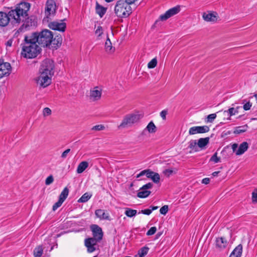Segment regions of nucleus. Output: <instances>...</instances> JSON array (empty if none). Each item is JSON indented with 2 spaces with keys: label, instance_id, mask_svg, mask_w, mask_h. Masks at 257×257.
Instances as JSON below:
<instances>
[{
  "label": "nucleus",
  "instance_id": "nucleus-47",
  "mask_svg": "<svg viewBox=\"0 0 257 257\" xmlns=\"http://www.w3.org/2000/svg\"><path fill=\"white\" fill-rule=\"evenodd\" d=\"M157 231V228L156 227H152L151 228L147 231V235H152L155 233Z\"/></svg>",
  "mask_w": 257,
  "mask_h": 257
},
{
  "label": "nucleus",
  "instance_id": "nucleus-63",
  "mask_svg": "<svg viewBox=\"0 0 257 257\" xmlns=\"http://www.w3.org/2000/svg\"><path fill=\"white\" fill-rule=\"evenodd\" d=\"M219 171H216V172H214L213 173H212V175L214 176V177H215V176H217L218 175V174L219 173Z\"/></svg>",
  "mask_w": 257,
  "mask_h": 257
},
{
  "label": "nucleus",
  "instance_id": "nucleus-51",
  "mask_svg": "<svg viewBox=\"0 0 257 257\" xmlns=\"http://www.w3.org/2000/svg\"><path fill=\"white\" fill-rule=\"evenodd\" d=\"M252 106V103L250 102V101H248L247 102L244 103L243 106V108L244 110H248L250 109Z\"/></svg>",
  "mask_w": 257,
  "mask_h": 257
},
{
  "label": "nucleus",
  "instance_id": "nucleus-56",
  "mask_svg": "<svg viewBox=\"0 0 257 257\" xmlns=\"http://www.w3.org/2000/svg\"><path fill=\"white\" fill-rule=\"evenodd\" d=\"M202 183L204 184H208L210 182V179L208 178H205L202 180Z\"/></svg>",
  "mask_w": 257,
  "mask_h": 257
},
{
  "label": "nucleus",
  "instance_id": "nucleus-3",
  "mask_svg": "<svg viewBox=\"0 0 257 257\" xmlns=\"http://www.w3.org/2000/svg\"><path fill=\"white\" fill-rule=\"evenodd\" d=\"M53 38V35L50 30L45 29L38 33L39 47H48L52 43Z\"/></svg>",
  "mask_w": 257,
  "mask_h": 257
},
{
  "label": "nucleus",
  "instance_id": "nucleus-46",
  "mask_svg": "<svg viewBox=\"0 0 257 257\" xmlns=\"http://www.w3.org/2000/svg\"><path fill=\"white\" fill-rule=\"evenodd\" d=\"M53 181H54V178H53V176L50 175L46 178V179L45 180V184L46 185H49L51 184V183H52Z\"/></svg>",
  "mask_w": 257,
  "mask_h": 257
},
{
  "label": "nucleus",
  "instance_id": "nucleus-62",
  "mask_svg": "<svg viewBox=\"0 0 257 257\" xmlns=\"http://www.w3.org/2000/svg\"><path fill=\"white\" fill-rule=\"evenodd\" d=\"M150 208H151L150 209L152 210V211L153 210L157 209L158 208V206H150Z\"/></svg>",
  "mask_w": 257,
  "mask_h": 257
},
{
  "label": "nucleus",
  "instance_id": "nucleus-37",
  "mask_svg": "<svg viewBox=\"0 0 257 257\" xmlns=\"http://www.w3.org/2000/svg\"><path fill=\"white\" fill-rule=\"evenodd\" d=\"M149 250V248L147 246H144L141 248L138 252L139 257H144L148 253Z\"/></svg>",
  "mask_w": 257,
  "mask_h": 257
},
{
  "label": "nucleus",
  "instance_id": "nucleus-30",
  "mask_svg": "<svg viewBox=\"0 0 257 257\" xmlns=\"http://www.w3.org/2000/svg\"><path fill=\"white\" fill-rule=\"evenodd\" d=\"M151 192L147 190H141L137 193V196L140 198H144L148 197Z\"/></svg>",
  "mask_w": 257,
  "mask_h": 257
},
{
  "label": "nucleus",
  "instance_id": "nucleus-41",
  "mask_svg": "<svg viewBox=\"0 0 257 257\" xmlns=\"http://www.w3.org/2000/svg\"><path fill=\"white\" fill-rule=\"evenodd\" d=\"M169 208L167 205H164L160 209V212L163 215H166L168 212Z\"/></svg>",
  "mask_w": 257,
  "mask_h": 257
},
{
  "label": "nucleus",
  "instance_id": "nucleus-5",
  "mask_svg": "<svg viewBox=\"0 0 257 257\" xmlns=\"http://www.w3.org/2000/svg\"><path fill=\"white\" fill-rule=\"evenodd\" d=\"M54 61L50 59H46L42 62L40 69V73L52 76L54 74Z\"/></svg>",
  "mask_w": 257,
  "mask_h": 257
},
{
  "label": "nucleus",
  "instance_id": "nucleus-15",
  "mask_svg": "<svg viewBox=\"0 0 257 257\" xmlns=\"http://www.w3.org/2000/svg\"><path fill=\"white\" fill-rule=\"evenodd\" d=\"M209 131V127L207 125L193 126L189 129V134L190 135H194L197 133L203 134L207 133Z\"/></svg>",
  "mask_w": 257,
  "mask_h": 257
},
{
  "label": "nucleus",
  "instance_id": "nucleus-54",
  "mask_svg": "<svg viewBox=\"0 0 257 257\" xmlns=\"http://www.w3.org/2000/svg\"><path fill=\"white\" fill-rule=\"evenodd\" d=\"M143 213L145 215H149L152 213V210L150 209H146L144 210H142L139 213Z\"/></svg>",
  "mask_w": 257,
  "mask_h": 257
},
{
  "label": "nucleus",
  "instance_id": "nucleus-24",
  "mask_svg": "<svg viewBox=\"0 0 257 257\" xmlns=\"http://www.w3.org/2000/svg\"><path fill=\"white\" fill-rule=\"evenodd\" d=\"M248 144L247 142H244L240 144L238 150L235 154L236 155H241L243 154L248 149Z\"/></svg>",
  "mask_w": 257,
  "mask_h": 257
},
{
  "label": "nucleus",
  "instance_id": "nucleus-18",
  "mask_svg": "<svg viewBox=\"0 0 257 257\" xmlns=\"http://www.w3.org/2000/svg\"><path fill=\"white\" fill-rule=\"evenodd\" d=\"M11 22L10 17L9 16V13L0 12V26L5 27Z\"/></svg>",
  "mask_w": 257,
  "mask_h": 257
},
{
  "label": "nucleus",
  "instance_id": "nucleus-21",
  "mask_svg": "<svg viewBox=\"0 0 257 257\" xmlns=\"http://www.w3.org/2000/svg\"><path fill=\"white\" fill-rule=\"evenodd\" d=\"M227 241L223 237H218L216 239V246L220 249H223L226 247Z\"/></svg>",
  "mask_w": 257,
  "mask_h": 257
},
{
  "label": "nucleus",
  "instance_id": "nucleus-45",
  "mask_svg": "<svg viewBox=\"0 0 257 257\" xmlns=\"http://www.w3.org/2000/svg\"><path fill=\"white\" fill-rule=\"evenodd\" d=\"M105 128V127L102 124L96 125L94 126L91 130L93 131H101L103 130Z\"/></svg>",
  "mask_w": 257,
  "mask_h": 257
},
{
  "label": "nucleus",
  "instance_id": "nucleus-64",
  "mask_svg": "<svg viewBox=\"0 0 257 257\" xmlns=\"http://www.w3.org/2000/svg\"><path fill=\"white\" fill-rule=\"evenodd\" d=\"M109 44H111V42H110L109 39H108L105 43V45H107V47H109V46L108 45Z\"/></svg>",
  "mask_w": 257,
  "mask_h": 257
},
{
  "label": "nucleus",
  "instance_id": "nucleus-22",
  "mask_svg": "<svg viewBox=\"0 0 257 257\" xmlns=\"http://www.w3.org/2000/svg\"><path fill=\"white\" fill-rule=\"evenodd\" d=\"M95 214L97 217L100 219L109 220V214L105 213V210L103 209H97L95 211Z\"/></svg>",
  "mask_w": 257,
  "mask_h": 257
},
{
  "label": "nucleus",
  "instance_id": "nucleus-49",
  "mask_svg": "<svg viewBox=\"0 0 257 257\" xmlns=\"http://www.w3.org/2000/svg\"><path fill=\"white\" fill-rule=\"evenodd\" d=\"M173 170L172 169H165L163 171L164 174L167 177H169L171 175H172L173 173Z\"/></svg>",
  "mask_w": 257,
  "mask_h": 257
},
{
  "label": "nucleus",
  "instance_id": "nucleus-14",
  "mask_svg": "<svg viewBox=\"0 0 257 257\" xmlns=\"http://www.w3.org/2000/svg\"><path fill=\"white\" fill-rule=\"evenodd\" d=\"M90 229L92 232L93 237L101 240L103 237V232L101 227L98 225L92 224L90 226Z\"/></svg>",
  "mask_w": 257,
  "mask_h": 257
},
{
  "label": "nucleus",
  "instance_id": "nucleus-23",
  "mask_svg": "<svg viewBox=\"0 0 257 257\" xmlns=\"http://www.w3.org/2000/svg\"><path fill=\"white\" fill-rule=\"evenodd\" d=\"M242 252V245L238 244L232 251L230 255L231 257H241Z\"/></svg>",
  "mask_w": 257,
  "mask_h": 257
},
{
  "label": "nucleus",
  "instance_id": "nucleus-25",
  "mask_svg": "<svg viewBox=\"0 0 257 257\" xmlns=\"http://www.w3.org/2000/svg\"><path fill=\"white\" fill-rule=\"evenodd\" d=\"M209 137L199 139L197 142L198 148H200L201 150L205 148V146L209 144Z\"/></svg>",
  "mask_w": 257,
  "mask_h": 257
},
{
  "label": "nucleus",
  "instance_id": "nucleus-27",
  "mask_svg": "<svg viewBox=\"0 0 257 257\" xmlns=\"http://www.w3.org/2000/svg\"><path fill=\"white\" fill-rule=\"evenodd\" d=\"M248 128L247 124L235 127L233 133L235 134H240L244 133L247 131Z\"/></svg>",
  "mask_w": 257,
  "mask_h": 257
},
{
  "label": "nucleus",
  "instance_id": "nucleus-12",
  "mask_svg": "<svg viewBox=\"0 0 257 257\" xmlns=\"http://www.w3.org/2000/svg\"><path fill=\"white\" fill-rule=\"evenodd\" d=\"M100 241V240H98L94 237L85 239V245L87 248V251L88 252H92L95 251L96 248L94 247V245H95L97 243Z\"/></svg>",
  "mask_w": 257,
  "mask_h": 257
},
{
  "label": "nucleus",
  "instance_id": "nucleus-10",
  "mask_svg": "<svg viewBox=\"0 0 257 257\" xmlns=\"http://www.w3.org/2000/svg\"><path fill=\"white\" fill-rule=\"evenodd\" d=\"M42 49H22L21 55L24 58L32 59L36 57L41 53Z\"/></svg>",
  "mask_w": 257,
  "mask_h": 257
},
{
  "label": "nucleus",
  "instance_id": "nucleus-59",
  "mask_svg": "<svg viewBox=\"0 0 257 257\" xmlns=\"http://www.w3.org/2000/svg\"><path fill=\"white\" fill-rule=\"evenodd\" d=\"M115 49H106V52L108 55H111L113 54Z\"/></svg>",
  "mask_w": 257,
  "mask_h": 257
},
{
  "label": "nucleus",
  "instance_id": "nucleus-34",
  "mask_svg": "<svg viewBox=\"0 0 257 257\" xmlns=\"http://www.w3.org/2000/svg\"><path fill=\"white\" fill-rule=\"evenodd\" d=\"M43 253V249L41 246L36 247L34 250L35 257H41Z\"/></svg>",
  "mask_w": 257,
  "mask_h": 257
},
{
  "label": "nucleus",
  "instance_id": "nucleus-9",
  "mask_svg": "<svg viewBox=\"0 0 257 257\" xmlns=\"http://www.w3.org/2000/svg\"><path fill=\"white\" fill-rule=\"evenodd\" d=\"M12 71V67L9 62H4L0 60V79L8 76Z\"/></svg>",
  "mask_w": 257,
  "mask_h": 257
},
{
  "label": "nucleus",
  "instance_id": "nucleus-35",
  "mask_svg": "<svg viewBox=\"0 0 257 257\" xmlns=\"http://www.w3.org/2000/svg\"><path fill=\"white\" fill-rule=\"evenodd\" d=\"M137 213V210L135 209H132L129 208H126L125 211V214L129 217H132L133 216H135Z\"/></svg>",
  "mask_w": 257,
  "mask_h": 257
},
{
  "label": "nucleus",
  "instance_id": "nucleus-1",
  "mask_svg": "<svg viewBox=\"0 0 257 257\" xmlns=\"http://www.w3.org/2000/svg\"><path fill=\"white\" fill-rule=\"evenodd\" d=\"M30 9V5L27 3H21L9 12L11 23L13 25H18L23 22L28 16V12Z\"/></svg>",
  "mask_w": 257,
  "mask_h": 257
},
{
  "label": "nucleus",
  "instance_id": "nucleus-58",
  "mask_svg": "<svg viewBox=\"0 0 257 257\" xmlns=\"http://www.w3.org/2000/svg\"><path fill=\"white\" fill-rule=\"evenodd\" d=\"M12 43H13V41L10 39V40H9L7 43H6V46L7 47H12Z\"/></svg>",
  "mask_w": 257,
  "mask_h": 257
},
{
  "label": "nucleus",
  "instance_id": "nucleus-16",
  "mask_svg": "<svg viewBox=\"0 0 257 257\" xmlns=\"http://www.w3.org/2000/svg\"><path fill=\"white\" fill-rule=\"evenodd\" d=\"M203 20L208 22H215L218 18V15L215 12L204 13L202 15Z\"/></svg>",
  "mask_w": 257,
  "mask_h": 257
},
{
  "label": "nucleus",
  "instance_id": "nucleus-48",
  "mask_svg": "<svg viewBox=\"0 0 257 257\" xmlns=\"http://www.w3.org/2000/svg\"><path fill=\"white\" fill-rule=\"evenodd\" d=\"M153 186V184L152 183L149 182L144 185H143L141 188V190H147L149 189H151Z\"/></svg>",
  "mask_w": 257,
  "mask_h": 257
},
{
  "label": "nucleus",
  "instance_id": "nucleus-52",
  "mask_svg": "<svg viewBox=\"0 0 257 257\" xmlns=\"http://www.w3.org/2000/svg\"><path fill=\"white\" fill-rule=\"evenodd\" d=\"M51 110L48 107H45L43 109V115L44 116H48L51 114Z\"/></svg>",
  "mask_w": 257,
  "mask_h": 257
},
{
  "label": "nucleus",
  "instance_id": "nucleus-43",
  "mask_svg": "<svg viewBox=\"0 0 257 257\" xmlns=\"http://www.w3.org/2000/svg\"><path fill=\"white\" fill-rule=\"evenodd\" d=\"M216 117V114L215 113H212L209 114L207 117V122H212Z\"/></svg>",
  "mask_w": 257,
  "mask_h": 257
},
{
  "label": "nucleus",
  "instance_id": "nucleus-32",
  "mask_svg": "<svg viewBox=\"0 0 257 257\" xmlns=\"http://www.w3.org/2000/svg\"><path fill=\"white\" fill-rule=\"evenodd\" d=\"M146 129L150 133H155L157 131V127L152 121L149 123Z\"/></svg>",
  "mask_w": 257,
  "mask_h": 257
},
{
  "label": "nucleus",
  "instance_id": "nucleus-36",
  "mask_svg": "<svg viewBox=\"0 0 257 257\" xmlns=\"http://www.w3.org/2000/svg\"><path fill=\"white\" fill-rule=\"evenodd\" d=\"M96 13L98 14L100 17H102L105 13L106 10L103 7L99 6L98 4H97L96 7Z\"/></svg>",
  "mask_w": 257,
  "mask_h": 257
},
{
  "label": "nucleus",
  "instance_id": "nucleus-57",
  "mask_svg": "<svg viewBox=\"0 0 257 257\" xmlns=\"http://www.w3.org/2000/svg\"><path fill=\"white\" fill-rule=\"evenodd\" d=\"M149 170H150V169L144 170L141 171L140 173L141 174V175L142 176L145 175L147 176L148 174V172H149Z\"/></svg>",
  "mask_w": 257,
  "mask_h": 257
},
{
  "label": "nucleus",
  "instance_id": "nucleus-31",
  "mask_svg": "<svg viewBox=\"0 0 257 257\" xmlns=\"http://www.w3.org/2000/svg\"><path fill=\"white\" fill-rule=\"evenodd\" d=\"M69 194V189L67 187H65L60 195H59V199L63 202L67 198Z\"/></svg>",
  "mask_w": 257,
  "mask_h": 257
},
{
  "label": "nucleus",
  "instance_id": "nucleus-4",
  "mask_svg": "<svg viewBox=\"0 0 257 257\" xmlns=\"http://www.w3.org/2000/svg\"><path fill=\"white\" fill-rule=\"evenodd\" d=\"M140 119L138 114H128L125 115L121 123L118 126V128H127L132 126L134 123L138 122Z\"/></svg>",
  "mask_w": 257,
  "mask_h": 257
},
{
  "label": "nucleus",
  "instance_id": "nucleus-33",
  "mask_svg": "<svg viewBox=\"0 0 257 257\" xmlns=\"http://www.w3.org/2000/svg\"><path fill=\"white\" fill-rule=\"evenodd\" d=\"M92 196V195L86 192L78 199V202L85 203Z\"/></svg>",
  "mask_w": 257,
  "mask_h": 257
},
{
  "label": "nucleus",
  "instance_id": "nucleus-19",
  "mask_svg": "<svg viewBox=\"0 0 257 257\" xmlns=\"http://www.w3.org/2000/svg\"><path fill=\"white\" fill-rule=\"evenodd\" d=\"M98 87H95L93 90H90V98L93 101L99 100L101 96V90H98Z\"/></svg>",
  "mask_w": 257,
  "mask_h": 257
},
{
  "label": "nucleus",
  "instance_id": "nucleus-38",
  "mask_svg": "<svg viewBox=\"0 0 257 257\" xmlns=\"http://www.w3.org/2000/svg\"><path fill=\"white\" fill-rule=\"evenodd\" d=\"M157 64V59L156 57L153 58L151 61L148 64V67L149 69H152L155 68Z\"/></svg>",
  "mask_w": 257,
  "mask_h": 257
},
{
  "label": "nucleus",
  "instance_id": "nucleus-26",
  "mask_svg": "<svg viewBox=\"0 0 257 257\" xmlns=\"http://www.w3.org/2000/svg\"><path fill=\"white\" fill-rule=\"evenodd\" d=\"M88 163L86 161H83L79 163L77 168V173H82L88 167Z\"/></svg>",
  "mask_w": 257,
  "mask_h": 257
},
{
  "label": "nucleus",
  "instance_id": "nucleus-13",
  "mask_svg": "<svg viewBox=\"0 0 257 257\" xmlns=\"http://www.w3.org/2000/svg\"><path fill=\"white\" fill-rule=\"evenodd\" d=\"M48 27L54 30L64 32L66 29V24L62 22V21H53L49 23Z\"/></svg>",
  "mask_w": 257,
  "mask_h": 257
},
{
  "label": "nucleus",
  "instance_id": "nucleus-29",
  "mask_svg": "<svg viewBox=\"0 0 257 257\" xmlns=\"http://www.w3.org/2000/svg\"><path fill=\"white\" fill-rule=\"evenodd\" d=\"M62 42V38L61 36H57L54 39H52V43L54 45V47H60L61 46Z\"/></svg>",
  "mask_w": 257,
  "mask_h": 257
},
{
  "label": "nucleus",
  "instance_id": "nucleus-42",
  "mask_svg": "<svg viewBox=\"0 0 257 257\" xmlns=\"http://www.w3.org/2000/svg\"><path fill=\"white\" fill-rule=\"evenodd\" d=\"M63 203V201L59 199L58 201L53 205V210L55 211L58 207L61 206Z\"/></svg>",
  "mask_w": 257,
  "mask_h": 257
},
{
  "label": "nucleus",
  "instance_id": "nucleus-61",
  "mask_svg": "<svg viewBox=\"0 0 257 257\" xmlns=\"http://www.w3.org/2000/svg\"><path fill=\"white\" fill-rule=\"evenodd\" d=\"M238 147V145L237 144H234L232 146V149L233 150V151L234 152L235 151V150L237 149V148Z\"/></svg>",
  "mask_w": 257,
  "mask_h": 257
},
{
  "label": "nucleus",
  "instance_id": "nucleus-17",
  "mask_svg": "<svg viewBox=\"0 0 257 257\" xmlns=\"http://www.w3.org/2000/svg\"><path fill=\"white\" fill-rule=\"evenodd\" d=\"M23 22H24V24L19 29V30L21 31L24 29L29 30L30 27L35 26L36 25L35 20L32 19V18H29L28 16L26 18Z\"/></svg>",
  "mask_w": 257,
  "mask_h": 257
},
{
  "label": "nucleus",
  "instance_id": "nucleus-7",
  "mask_svg": "<svg viewBox=\"0 0 257 257\" xmlns=\"http://www.w3.org/2000/svg\"><path fill=\"white\" fill-rule=\"evenodd\" d=\"M56 6L54 0H48L46 3V7L45 9V16L47 21H49V19H51L53 17L56 12Z\"/></svg>",
  "mask_w": 257,
  "mask_h": 257
},
{
  "label": "nucleus",
  "instance_id": "nucleus-28",
  "mask_svg": "<svg viewBox=\"0 0 257 257\" xmlns=\"http://www.w3.org/2000/svg\"><path fill=\"white\" fill-rule=\"evenodd\" d=\"M188 148L191 150V151H194L195 152H198L199 151L197 143L196 140H191L189 142Z\"/></svg>",
  "mask_w": 257,
  "mask_h": 257
},
{
  "label": "nucleus",
  "instance_id": "nucleus-6",
  "mask_svg": "<svg viewBox=\"0 0 257 257\" xmlns=\"http://www.w3.org/2000/svg\"><path fill=\"white\" fill-rule=\"evenodd\" d=\"M25 44L27 46L22 48H38L39 47L38 33H33L29 35H26L24 38Z\"/></svg>",
  "mask_w": 257,
  "mask_h": 257
},
{
  "label": "nucleus",
  "instance_id": "nucleus-55",
  "mask_svg": "<svg viewBox=\"0 0 257 257\" xmlns=\"http://www.w3.org/2000/svg\"><path fill=\"white\" fill-rule=\"evenodd\" d=\"M70 149H68L64 151L61 154V157L63 159H65L67 157L68 154L70 152Z\"/></svg>",
  "mask_w": 257,
  "mask_h": 257
},
{
  "label": "nucleus",
  "instance_id": "nucleus-40",
  "mask_svg": "<svg viewBox=\"0 0 257 257\" xmlns=\"http://www.w3.org/2000/svg\"><path fill=\"white\" fill-rule=\"evenodd\" d=\"M226 112L229 115V117L228 118V119H230V116L235 114V108L233 107H231L229 108L227 110H225L224 111V113Z\"/></svg>",
  "mask_w": 257,
  "mask_h": 257
},
{
  "label": "nucleus",
  "instance_id": "nucleus-2",
  "mask_svg": "<svg viewBox=\"0 0 257 257\" xmlns=\"http://www.w3.org/2000/svg\"><path fill=\"white\" fill-rule=\"evenodd\" d=\"M114 12L117 17L126 18L132 13V8L126 2L123 0H119L115 5Z\"/></svg>",
  "mask_w": 257,
  "mask_h": 257
},
{
  "label": "nucleus",
  "instance_id": "nucleus-60",
  "mask_svg": "<svg viewBox=\"0 0 257 257\" xmlns=\"http://www.w3.org/2000/svg\"><path fill=\"white\" fill-rule=\"evenodd\" d=\"M136 1V0H125L124 2H126V3L130 6V5L134 3Z\"/></svg>",
  "mask_w": 257,
  "mask_h": 257
},
{
  "label": "nucleus",
  "instance_id": "nucleus-11",
  "mask_svg": "<svg viewBox=\"0 0 257 257\" xmlns=\"http://www.w3.org/2000/svg\"><path fill=\"white\" fill-rule=\"evenodd\" d=\"M180 11V8L179 6L172 8L166 11L165 14L161 15L159 17V19L163 21H166L170 17L178 14Z\"/></svg>",
  "mask_w": 257,
  "mask_h": 257
},
{
  "label": "nucleus",
  "instance_id": "nucleus-8",
  "mask_svg": "<svg viewBox=\"0 0 257 257\" xmlns=\"http://www.w3.org/2000/svg\"><path fill=\"white\" fill-rule=\"evenodd\" d=\"M36 80L41 87L45 88L51 83V76L48 74L40 73V75L36 78Z\"/></svg>",
  "mask_w": 257,
  "mask_h": 257
},
{
  "label": "nucleus",
  "instance_id": "nucleus-44",
  "mask_svg": "<svg viewBox=\"0 0 257 257\" xmlns=\"http://www.w3.org/2000/svg\"><path fill=\"white\" fill-rule=\"evenodd\" d=\"M95 33L97 37H100L103 33L102 27L100 26H97L95 30Z\"/></svg>",
  "mask_w": 257,
  "mask_h": 257
},
{
  "label": "nucleus",
  "instance_id": "nucleus-39",
  "mask_svg": "<svg viewBox=\"0 0 257 257\" xmlns=\"http://www.w3.org/2000/svg\"><path fill=\"white\" fill-rule=\"evenodd\" d=\"M210 162H213L214 163L220 162V158L217 157V153L215 152L213 155L211 157L209 160Z\"/></svg>",
  "mask_w": 257,
  "mask_h": 257
},
{
  "label": "nucleus",
  "instance_id": "nucleus-53",
  "mask_svg": "<svg viewBox=\"0 0 257 257\" xmlns=\"http://www.w3.org/2000/svg\"><path fill=\"white\" fill-rule=\"evenodd\" d=\"M167 113H168V110L166 109L163 110L160 112V116H161V117L162 118V119L163 120L166 119V115L167 114Z\"/></svg>",
  "mask_w": 257,
  "mask_h": 257
},
{
  "label": "nucleus",
  "instance_id": "nucleus-50",
  "mask_svg": "<svg viewBox=\"0 0 257 257\" xmlns=\"http://www.w3.org/2000/svg\"><path fill=\"white\" fill-rule=\"evenodd\" d=\"M252 201L253 203H257V189L252 193Z\"/></svg>",
  "mask_w": 257,
  "mask_h": 257
},
{
  "label": "nucleus",
  "instance_id": "nucleus-20",
  "mask_svg": "<svg viewBox=\"0 0 257 257\" xmlns=\"http://www.w3.org/2000/svg\"><path fill=\"white\" fill-rule=\"evenodd\" d=\"M147 177L152 179L155 183H158L160 180V177L158 173L153 172L150 169L148 172Z\"/></svg>",
  "mask_w": 257,
  "mask_h": 257
}]
</instances>
